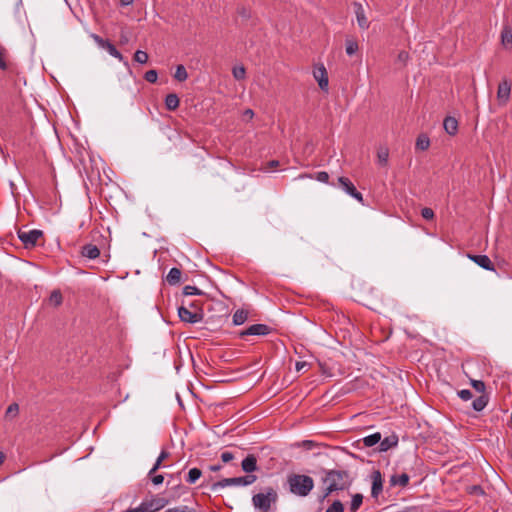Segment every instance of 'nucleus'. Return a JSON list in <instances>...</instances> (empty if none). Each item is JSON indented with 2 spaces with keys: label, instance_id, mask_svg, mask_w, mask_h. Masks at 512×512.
<instances>
[{
  "label": "nucleus",
  "instance_id": "nucleus-1",
  "mask_svg": "<svg viewBox=\"0 0 512 512\" xmlns=\"http://www.w3.org/2000/svg\"><path fill=\"white\" fill-rule=\"evenodd\" d=\"M322 483L325 485L323 494L319 501L323 502L330 494L337 491H344L349 489L353 483V477L347 470L330 469L324 470Z\"/></svg>",
  "mask_w": 512,
  "mask_h": 512
},
{
  "label": "nucleus",
  "instance_id": "nucleus-2",
  "mask_svg": "<svg viewBox=\"0 0 512 512\" xmlns=\"http://www.w3.org/2000/svg\"><path fill=\"white\" fill-rule=\"evenodd\" d=\"M289 491L297 496L306 497L314 488L312 477L304 474H290L287 477Z\"/></svg>",
  "mask_w": 512,
  "mask_h": 512
},
{
  "label": "nucleus",
  "instance_id": "nucleus-3",
  "mask_svg": "<svg viewBox=\"0 0 512 512\" xmlns=\"http://www.w3.org/2000/svg\"><path fill=\"white\" fill-rule=\"evenodd\" d=\"M277 493L272 487L265 489V492L257 493L252 497L254 507L261 512H268L271 504L276 502Z\"/></svg>",
  "mask_w": 512,
  "mask_h": 512
},
{
  "label": "nucleus",
  "instance_id": "nucleus-4",
  "mask_svg": "<svg viewBox=\"0 0 512 512\" xmlns=\"http://www.w3.org/2000/svg\"><path fill=\"white\" fill-rule=\"evenodd\" d=\"M257 480L256 475L247 474L240 477L224 478L212 484L211 489L217 491L228 486H249Z\"/></svg>",
  "mask_w": 512,
  "mask_h": 512
},
{
  "label": "nucleus",
  "instance_id": "nucleus-5",
  "mask_svg": "<svg viewBox=\"0 0 512 512\" xmlns=\"http://www.w3.org/2000/svg\"><path fill=\"white\" fill-rule=\"evenodd\" d=\"M167 504L168 500L154 497L150 500L141 502L139 506L134 508V512H156L163 509Z\"/></svg>",
  "mask_w": 512,
  "mask_h": 512
},
{
  "label": "nucleus",
  "instance_id": "nucleus-6",
  "mask_svg": "<svg viewBox=\"0 0 512 512\" xmlns=\"http://www.w3.org/2000/svg\"><path fill=\"white\" fill-rule=\"evenodd\" d=\"M42 236L43 232L38 229L18 231V238L26 248L34 247Z\"/></svg>",
  "mask_w": 512,
  "mask_h": 512
},
{
  "label": "nucleus",
  "instance_id": "nucleus-7",
  "mask_svg": "<svg viewBox=\"0 0 512 512\" xmlns=\"http://www.w3.org/2000/svg\"><path fill=\"white\" fill-rule=\"evenodd\" d=\"M91 38L102 49L106 50L111 56L124 61L123 55L116 49V47L109 41L105 40L97 34L92 33Z\"/></svg>",
  "mask_w": 512,
  "mask_h": 512
},
{
  "label": "nucleus",
  "instance_id": "nucleus-8",
  "mask_svg": "<svg viewBox=\"0 0 512 512\" xmlns=\"http://www.w3.org/2000/svg\"><path fill=\"white\" fill-rule=\"evenodd\" d=\"M178 316L181 321L195 324L201 322L203 319V313L200 311H191L188 308L181 306L178 308Z\"/></svg>",
  "mask_w": 512,
  "mask_h": 512
},
{
  "label": "nucleus",
  "instance_id": "nucleus-9",
  "mask_svg": "<svg viewBox=\"0 0 512 512\" xmlns=\"http://www.w3.org/2000/svg\"><path fill=\"white\" fill-rule=\"evenodd\" d=\"M338 183L340 187L351 197L356 199L361 204L364 203L363 196L360 192L357 191L354 184L351 182V180L347 177L341 176L338 178Z\"/></svg>",
  "mask_w": 512,
  "mask_h": 512
},
{
  "label": "nucleus",
  "instance_id": "nucleus-10",
  "mask_svg": "<svg viewBox=\"0 0 512 512\" xmlns=\"http://www.w3.org/2000/svg\"><path fill=\"white\" fill-rule=\"evenodd\" d=\"M271 328L266 324H253L247 329L239 332V336L244 338L246 336H265L271 332Z\"/></svg>",
  "mask_w": 512,
  "mask_h": 512
},
{
  "label": "nucleus",
  "instance_id": "nucleus-11",
  "mask_svg": "<svg viewBox=\"0 0 512 512\" xmlns=\"http://www.w3.org/2000/svg\"><path fill=\"white\" fill-rule=\"evenodd\" d=\"M353 8L359 28L362 30L368 29L370 22L366 17V12L363 5L360 2H353Z\"/></svg>",
  "mask_w": 512,
  "mask_h": 512
},
{
  "label": "nucleus",
  "instance_id": "nucleus-12",
  "mask_svg": "<svg viewBox=\"0 0 512 512\" xmlns=\"http://www.w3.org/2000/svg\"><path fill=\"white\" fill-rule=\"evenodd\" d=\"M372 487L371 496L377 498L383 490V478L379 470H374L371 473Z\"/></svg>",
  "mask_w": 512,
  "mask_h": 512
},
{
  "label": "nucleus",
  "instance_id": "nucleus-13",
  "mask_svg": "<svg viewBox=\"0 0 512 512\" xmlns=\"http://www.w3.org/2000/svg\"><path fill=\"white\" fill-rule=\"evenodd\" d=\"M510 93H511V84L508 80L504 79L498 85L497 99H498L499 103L502 105H505L510 98Z\"/></svg>",
  "mask_w": 512,
  "mask_h": 512
},
{
  "label": "nucleus",
  "instance_id": "nucleus-14",
  "mask_svg": "<svg viewBox=\"0 0 512 512\" xmlns=\"http://www.w3.org/2000/svg\"><path fill=\"white\" fill-rule=\"evenodd\" d=\"M313 74L314 78L319 84L320 89L323 91H328L329 80L325 67L323 65L317 67Z\"/></svg>",
  "mask_w": 512,
  "mask_h": 512
},
{
  "label": "nucleus",
  "instance_id": "nucleus-15",
  "mask_svg": "<svg viewBox=\"0 0 512 512\" xmlns=\"http://www.w3.org/2000/svg\"><path fill=\"white\" fill-rule=\"evenodd\" d=\"M468 258L471 259L474 263L479 265L481 268L488 271H495V267L487 255H468Z\"/></svg>",
  "mask_w": 512,
  "mask_h": 512
},
{
  "label": "nucleus",
  "instance_id": "nucleus-16",
  "mask_svg": "<svg viewBox=\"0 0 512 512\" xmlns=\"http://www.w3.org/2000/svg\"><path fill=\"white\" fill-rule=\"evenodd\" d=\"M241 468L247 474H251L256 471L258 469L257 457L254 454H249L242 460Z\"/></svg>",
  "mask_w": 512,
  "mask_h": 512
},
{
  "label": "nucleus",
  "instance_id": "nucleus-17",
  "mask_svg": "<svg viewBox=\"0 0 512 512\" xmlns=\"http://www.w3.org/2000/svg\"><path fill=\"white\" fill-rule=\"evenodd\" d=\"M81 255L88 259H96L100 255L99 248L94 244H85L81 249Z\"/></svg>",
  "mask_w": 512,
  "mask_h": 512
},
{
  "label": "nucleus",
  "instance_id": "nucleus-18",
  "mask_svg": "<svg viewBox=\"0 0 512 512\" xmlns=\"http://www.w3.org/2000/svg\"><path fill=\"white\" fill-rule=\"evenodd\" d=\"M443 127L449 135L453 136L458 131V121L454 117L447 116L443 121Z\"/></svg>",
  "mask_w": 512,
  "mask_h": 512
},
{
  "label": "nucleus",
  "instance_id": "nucleus-19",
  "mask_svg": "<svg viewBox=\"0 0 512 512\" xmlns=\"http://www.w3.org/2000/svg\"><path fill=\"white\" fill-rule=\"evenodd\" d=\"M409 479L410 477L407 473L393 474L390 477L389 482L391 486L399 485L401 487H406L409 484Z\"/></svg>",
  "mask_w": 512,
  "mask_h": 512
},
{
  "label": "nucleus",
  "instance_id": "nucleus-20",
  "mask_svg": "<svg viewBox=\"0 0 512 512\" xmlns=\"http://www.w3.org/2000/svg\"><path fill=\"white\" fill-rule=\"evenodd\" d=\"M379 450L387 451L392 447H395L398 444V438L395 435H391L385 437L383 440H380Z\"/></svg>",
  "mask_w": 512,
  "mask_h": 512
},
{
  "label": "nucleus",
  "instance_id": "nucleus-21",
  "mask_svg": "<svg viewBox=\"0 0 512 512\" xmlns=\"http://www.w3.org/2000/svg\"><path fill=\"white\" fill-rule=\"evenodd\" d=\"M182 272L179 268L173 267L166 276V280L170 285H176L181 281Z\"/></svg>",
  "mask_w": 512,
  "mask_h": 512
},
{
  "label": "nucleus",
  "instance_id": "nucleus-22",
  "mask_svg": "<svg viewBox=\"0 0 512 512\" xmlns=\"http://www.w3.org/2000/svg\"><path fill=\"white\" fill-rule=\"evenodd\" d=\"M248 319V311L245 309H238L232 316V322L234 325H242Z\"/></svg>",
  "mask_w": 512,
  "mask_h": 512
},
{
  "label": "nucleus",
  "instance_id": "nucleus-23",
  "mask_svg": "<svg viewBox=\"0 0 512 512\" xmlns=\"http://www.w3.org/2000/svg\"><path fill=\"white\" fill-rule=\"evenodd\" d=\"M165 106L168 110L174 111L179 107V98L176 94H168L165 98Z\"/></svg>",
  "mask_w": 512,
  "mask_h": 512
},
{
  "label": "nucleus",
  "instance_id": "nucleus-24",
  "mask_svg": "<svg viewBox=\"0 0 512 512\" xmlns=\"http://www.w3.org/2000/svg\"><path fill=\"white\" fill-rule=\"evenodd\" d=\"M501 43L504 47H512V29L505 27L501 32Z\"/></svg>",
  "mask_w": 512,
  "mask_h": 512
},
{
  "label": "nucleus",
  "instance_id": "nucleus-25",
  "mask_svg": "<svg viewBox=\"0 0 512 512\" xmlns=\"http://www.w3.org/2000/svg\"><path fill=\"white\" fill-rule=\"evenodd\" d=\"M389 158V149L387 147H380L377 151V161L381 166H386Z\"/></svg>",
  "mask_w": 512,
  "mask_h": 512
},
{
  "label": "nucleus",
  "instance_id": "nucleus-26",
  "mask_svg": "<svg viewBox=\"0 0 512 512\" xmlns=\"http://www.w3.org/2000/svg\"><path fill=\"white\" fill-rule=\"evenodd\" d=\"M488 404L487 395L482 394L472 402V407L475 411H482Z\"/></svg>",
  "mask_w": 512,
  "mask_h": 512
},
{
  "label": "nucleus",
  "instance_id": "nucleus-27",
  "mask_svg": "<svg viewBox=\"0 0 512 512\" xmlns=\"http://www.w3.org/2000/svg\"><path fill=\"white\" fill-rule=\"evenodd\" d=\"M169 452L166 451V450H162L155 462V464L153 465V467L150 469L149 471V476H152L160 467H161V464L162 462L169 457Z\"/></svg>",
  "mask_w": 512,
  "mask_h": 512
},
{
  "label": "nucleus",
  "instance_id": "nucleus-28",
  "mask_svg": "<svg viewBox=\"0 0 512 512\" xmlns=\"http://www.w3.org/2000/svg\"><path fill=\"white\" fill-rule=\"evenodd\" d=\"M381 440V434L379 432L373 433L363 438V444L366 447H372L379 443Z\"/></svg>",
  "mask_w": 512,
  "mask_h": 512
},
{
  "label": "nucleus",
  "instance_id": "nucleus-29",
  "mask_svg": "<svg viewBox=\"0 0 512 512\" xmlns=\"http://www.w3.org/2000/svg\"><path fill=\"white\" fill-rule=\"evenodd\" d=\"M430 146V139L428 136L421 134L416 140V148L421 151H425Z\"/></svg>",
  "mask_w": 512,
  "mask_h": 512
},
{
  "label": "nucleus",
  "instance_id": "nucleus-30",
  "mask_svg": "<svg viewBox=\"0 0 512 512\" xmlns=\"http://www.w3.org/2000/svg\"><path fill=\"white\" fill-rule=\"evenodd\" d=\"M201 475H202V471L200 469L192 468L188 472L186 482L189 484H194V483H196V481H198L200 479Z\"/></svg>",
  "mask_w": 512,
  "mask_h": 512
},
{
  "label": "nucleus",
  "instance_id": "nucleus-31",
  "mask_svg": "<svg viewBox=\"0 0 512 512\" xmlns=\"http://www.w3.org/2000/svg\"><path fill=\"white\" fill-rule=\"evenodd\" d=\"M174 78L179 82H183L188 79V73L183 65H178L176 67Z\"/></svg>",
  "mask_w": 512,
  "mask_h": 512
},
{
  "label": "nucleus",
  "instance_id": "nucleus-32",
  "mask_svg": "<svg viewBox=\"0 0 512 512\" xmlns=\"http://www.w3.org/2000/svg\"><path fill=\"white\" fill-rule=\"evenodd\" d=\"M308 177L310 179H316L319 182L327 183L329 180V174L325 171L315 173V175H300L299 178Z\"/></svg>",
  "mask_w": 512,
  "mask_h": 512
},
{
  "label": "nucleus",
  "instance_id": "nucleus-33",
  "mask_svg": "<svg viewBox=\"0 0 512 512\" xmlns=\"http://www.w3.org/2000/svg\"><path fill=\"white\" fill-rule=\"evenodd\" d=\"M362 502H363L362 494H359V493L354 494L352 496L351 503H350V511L356 512L360 508Z\"/></svg>",
  "mask_w": 512,
  "mask_h": 512
},
{
  "label": "nucleus",
  "instance_id": "nucleus-34",
  "mask_svg": "<svg viewBox=\"0 0 512 512\" xmlns=\"http://www.w3.org/2000/svg\"><path fill=\"white\" fill-rule=\"evenodd\" d=\"M62 301H63V297L59 290H54L51 292L50 297H49V302L51 304H53L54 306H59V305H61Z\"/></svg>",
  "mask_w": 512,
  "mask_h": 512
},
{
  "label": "nucleus",
  "instance_id": "nucleus-35",
  "mask_svg": "<svg viewBox=\"0 0 512 512\" xmlns=\"http://www.w3.org/2000/svg\"><path fill=\"white\" fill-rule=\"evenodd\" d=\"M7 50L6 48L0 44V69L6 70L7 69Z\"/></svg>",
  "mask_w": 512,
  "mask_h": 512
},
{
  "label": "nucleus",
  "instance_id": "nucleus-36",
  "mask_svg": "<svg viewBox=\"0 0 512 512\" xmlns=\"http://www.w3.org/2000/svg\"><path fill=\"white\" fill-rule=\"evenodd\" d=\"M148 58V54L142 50H137L134 54V60L139 64L147 63Z\"/></svg>",
  "mask_w": 512,
  "mask_h": 512
},
{
  "label": "nucleus",
  "instance_id": "nucleus-37",
  "mask_svg": "<svg viewBox=\"0 0 512 512\" xmlns=\"http://www.w3.org/2000/svg\"><path fill=\"white\" fill-rule=\"evenodd\" d=\"M358 51V43L354 40L346 41V53L351 56Z\"/></svg>",
  "mask_w": 512,
  "mask_h": 512
},
{
  "label": "nucleus",
  "instance_id": "nucleus-38",
  "mask_svg": "<svg viewBox=\"0 0 512 512\" xmlns=\"http://www.w3.org/2000/svg\"><path fill=\"white\" fill-rule=\"evenodd\" d=\"M325 512H344V505L340 500H335Z\"/></svg>",
  "mask_w": 512,
  "mask_h": 512
},
{
  "label": "nucleus",
  "instance_id": "nucleus-39",
  "mask_svg": "<svg viewBox=\"0 0 512 512\" xmlns=\"http://www.w3.org/2000/svg\"><path fill=\"white\" fill-rule=\"evenodd\" d=\"M183 294L186 295V296H191V295H202L203 292L201 290H199L197 287L195 286H190V285H187L183 288Z\"/></svg>",
  "mask_w": 512,
  "mask_h": 512
},
{
  "label": "nucleus",
  "instance_id": "nucleus-40",
  "mask_svg": "<svg viewBox=\"0 0 512 512\" xmlns=\"http://www.w3.org/2000/svg\"><path fill=\"white\" fill-rule=\"evenodd\" d=\"M245 68L243 66L233 68V76L237 80H242L245 78Z\"/></svg>",
  "mask_w": 512,
  "mask_h": 512
},
{
  "label": "nucleus",
  "instance_id": "nucleus-41",
  "mask_svg": "<svg viewBox=\"0 0 512 512\" xmlns=\"http://www.w3.org/2000/svg\"><path fill=\"white\" fill-rule=\"evenodd\" d=\"M157 78H158V73L156 70H149L144 75V79L150 83H155L157 81Z\"/></svg>",
  "mask_w": 512,
  "mask_h": 512
},
{
  "label": "nucleus",
  "instance_id": "nucleus-42",
  "mask_svg": "<svg viewBox=\"0 0 512 512\" xmlns=\"http://www.w3.org/2000/svg\"><path fill=\"white\" fill-rule=\"evenodd\" d=\"M19 412V406L17 403H12L8 406L6 410V416L15 417Z\"/></svg>",
  "mask_w": 512,
  "mask_h": 512
},
{
  "label": "nucleus",
  "instance_id": "nucleus-43",
  "mask_svg": "<svg viewBox=\"0 0 512 512\" xmlns=\"http://www.w3.org/2000/svg\"><path fill=\"white\" fill-rule=\"evenodd\" d=\"M421 216L426 220H432L435 214L431 208L425 207L421 210Z\"/></svg>",
  "mask_w": 512,
  "mask_h": 512
},
{
  "label": "nucleus",
  "instance_id": "nucleus-44",
  "mask_svg": "<svg viewBox=\"0 0 512 512\" xmlns=\"http://www.w3.org/2000/svg\"><path fill=\"white\" fill-rule=\"evenodd\" d=\"M471 384L473 388L480 393H483L485 391V383L481 380H472Z\"/></svg>",
  "mask_w": 512,
  "mask_h": 512
},
{
  "label": "nucleus",
  "instance_id": "nucleus-45",
  "mask_svg": "<svg viewBox=\"0 0 512 512\" xmlns=\"http://www.w3.org/2000/svg\"><path fill=\"white\" fill-rule=\"evenodd\" d=\"M458 396L464 401H468L473 397L472 392L468 389L460 390Z\"/></svg>",
  "mask_w": 512,
  "mask_h": 512
},
{
  "label": "nucleus",
  "instance_id": "nucleus-46",
  "mask_svg": "<svg viewBox=\"0 0 512 512\" xmlns=\"http://www.w3.org/2000/svg\"><path fill=\"white\" fill-rule=\"evenodd\" d=\"M165 512H195L193 509L189 508L188 506H179L167 509Z\"/></svg>",
  "mask_w": 512,
  "mask_h": 512
},
{
  "label": "nucleus",
  "instance_id": "nucleus-47",
  "mask_svg": "<svg viewBox=\"0 0 512 512\" xmlns=\"http://www.w3.org/2000/svg\"><path fill=\"white\" fill-rule=\"evenodd\" d=\"M409 59V54L406 51H400L397 55V61L405 65Z\"/></svg>",
  "mask_w": 512,
  "mask_h": 512
},
{
  "label": "nucleus",
  "instance_id": "nucleus-48",
  "mask_svg": "<svg viewBox=\"0 0 512 512\" xmlns=\"http://www.w3.org/2000/svg\"><path fill=\"white\" fill-rule=\"evenodd\" d=\"M221 459L224 463H227L234 459V455H233V453H231L229 451H224L221 454Z\"/></svg>",
  "mask_w": 512,
  "mask_h": 512
},
{
  "label": "nucleus",
  "instance_id": "nucleus-49",
  "mask_svg": "<svg viewBox=\"0 0 512 512\" xmlns=\"http://www.w3.org/2000/svg\"><path fill=\"white\" fill-rule=\"evenodd\" d=\"M151 481L154 485H160L163 483L164 481V476L161 475V474H158V475H154L151 477Z\"/></svg>",
  "mask_w": 512,
  "mask_h": 512
},
{
  "label": "nucleus",
  "instance_id": "nucleus-50",
  "mask_svg": "<svg viewBox=\"0 0 512 512\" xmlns=\"http://www.w3.org/2000/svg\"><path fill=\"white\" fill-rule=\"evenodd\" d=\"M307 366V363L306 362H297L296 363V370L297 371H301L304 367Z\"/></svg>",
  "mask_w": 512,
  "mask_h": 512
},
{
  "label": "nucleus",
  "instance_id": "nucleus-51",
  "mask_svg": "<svg viewBox=\"0 0 512 512\" xmlns=\"http://www.w3.org/2000/svg\"><path fill=\"white\" fill-rule=\"evenodd\" d=\"M244 116H246V117H248V118H250V119H251V118H253V116H254V112H253V110H251V109H246V110H245V112H244Z\"/></svg>",
  "mask_w": 512,
  "mask_h": 512
},
{
  "label": "nucleus",
  "instance_id": "nucleus-52",
  "mask_svg": "<svg viewBox=\"0 0 512 512\" xmlns=\"http://www.w3.org/2000/svg\"><path fill=\"white\" fill-rule=\"evenodd\" d=\"M221 468H222V466H221L220 464H217V465H211V466L209 467V469H210L211 471H213V472H217V471H219Z\"/></svg>",
  "mask_w": 512,
  "mask_h": 512
},
{
  "label": "nucleus",
  "instance_id": "nucleus-53",
  "mask_svg": "<svg viewBox=\"0 0 512 512\" xmlns=\"http://www.w3.org/2000/svg\"><path fill=\"white\" fill-rule=\"evenodd\" d=\"M121 4L124 6H128L132 4L133 0H120Z\"/></svg>",
  "mask_w": 512,
  "mask_h": 512
},
{
  "label": "nucleus",
  "instance_id": "nucleus-54",
  "mask_svg": "<svg viewBox=\"0 0 512 512\" xmlns=\"http://www.w3.org/2000/svg\"><path fill=\"white\" fill-rule=\"evenodd\" d=\"M4 460H5V455L3 452L0 451V466L3 464Z\"/></svg>",
  "mask_w": 512,
  "mask_h": 512
},
{
  "label": "nucleus",
  "instance_id": "nucleus-55",
  "mask_svg": "<svg viewBox=\"0 0 512 512\" xmlns=\"http://www.w3.org/2000/svg\"><path fill=\"white\" fill-rule=\"evenodd\" d=\"M270 165H271V166H273V167H274V166H277V165H278V161L272 160V161L270 162Z\"/></svg>",
  "mask_w": 512,
  "mask_h": 512
},
{
  "label": "nucleus",
  "instance_id": "nucleus-56",
  "mask_svg": "<svg viewBox=\"0 0 512 512\" xmlns=\"http://www.w3.org/2000/svg\"><path fill=\"white\" fill-rule=\"evenodd\" d=\"M473 489L475 490V492L482 491L479 486H474Z\"/></svg>",
  "mask_w": 512,
  "mask_h": 512
}]
</instances>
